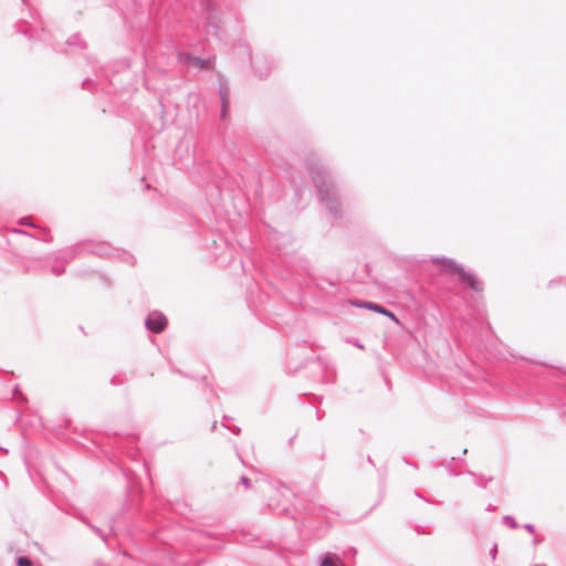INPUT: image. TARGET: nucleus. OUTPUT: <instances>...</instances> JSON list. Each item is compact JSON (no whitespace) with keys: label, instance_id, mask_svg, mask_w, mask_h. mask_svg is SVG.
<instances>
[{"label":"nucleus","instance_id":"nucleus-23","mask_svg":"<svg viewBox=\"0 0 566 566\" xmlns=\"http://www.w3.org/2000/svg\"><path fill=\"white\" fill-rule=\"evenodd\" d=\"M90 530L107 545L108 535L104 530L94 524L90 525Z\"/></svg>","mask_w":566,"mask_h":566},{"label":"nucleus","instance_id":"nucleus-10","mask_svg":"<svg viewBox=\"0 0 566 566\" xmlns=\"http://www.w3.org/2000/svg\"><path fill=\"white\" fill-rule=\"evenodd\" d=\"M455 463L459 468L467 467V461L464 460V458H455V457H451L450 459L442 460L438 463H436L434 460H431L429 462L430 468H432V469L443 468L447 471V474L451 478H457L460 475V472L457 471V469L454 467Z\"/></svg>","mask_w":566,"mask_h":566},{"label":"nucleus","instance_id":"nucleus-51","mask_svg":"<svg viewBox=\"0 0 566 566\" xmlns=\"http://www.w3.org/2000/svg\"><path fill=\"white\" fill-rule=\"evenodd\" d=\"M94 566H107V565L105 563H103L102 560H95Z\"/></svg>","mask_w":566,"mask_h":566},{"label":"nucleus","instance_id":"nucleus-43","mask_svg":"<svg viewBox=\"0 0 566 566\" xmlns=\"http://www.w3.org/2000/svg\"><path fill=\"white\" fill-rule=\"evenodd\" d=\"M324 415H325V412L323 410H319L318 408H316V419L317 420H322Z\"/></svg>","mask_w":566,"mask_h":566},{"label":"nucleus","instance_id":"nucleus-7","mask_svg":"<svg viewBox=\"0 0 566 566\" xmlns=\"http://www.w3.org/2000/svg\"><path fill=\"white\" fill-rule=\"evenodd\" d=\"M473 356H447L448 360L452 358L454 364V370L459 375H463L470 380H478L485 378V371L479 366L476 361L472 359Z\"/></svg>","mask_w":566,"mask_h":566},{"label":"nucleus","instance_id":"nucleus-64","mask_svg":"<svg viewBox=\"0 0 566 566\" xmlns=\"http://www.w3.org/2000/svg\"><path fill=\"white\" fill-rule=\"evenodd\" d=\"M324 457H325V452L323 451L321 454V458L324 459Z\"/></svg>","mask_w":566,"mask_h":566},{"label":"nucleus","instance_id":"nucleus-37","mask_svg":"<svg viewBox=\"0 0 566 566\" xmlns=\"http://www.w3.org/2000/svg\"><path fill=\"white\" fill-rule=\"evenodd\" d=\"M227 429H229L235 436H239L241 433V428L238 426H233V427L228 426Z\"/></svg>","mask_w":566,"mask_h":566},{"label":"nucleus","instance_id":"nucleus-36","mask_svg":"<svg viewBox=\"0 0 566 566\" xmlns=\"http://www.w3.org/2000/svg\"><path fill=\"white\" fill-rule=\"evenodd\" d=\"M380 371H381V375H382V377H384V380H385L386 386L388 387V389H391V382H390V380H389V378H388V376H387L386 371H385L382 368H381V370H380Z\"/></svg>","mask_w":566,"mask_h":566},{"label":"nucleus","instance_id":"nucleus-6","mask_svg":"<svg viewBox=\"0 0 566 566\" xmlns=\"http://www.w3.org/2000/svg\"><path fill=\"white\" fill-rule=\"evenodd\" d=\"M189 361H172L168 360L169 370L172 374L180 375L184 378H188L191 380H199L202 382L205 387H208V379L205 375L206 367L203 363H201L197 356H189Z\"/></svg>","mask_w":566,"mask_h":566},{"label":"nucleus","instance_id":"nucleus-32","mask_svg":"<svg viewBox=\"0 0 566 566\" xmlns=\"http://www.w3.org/2000/svg\"><path fill=\"white\" fill-rule=\"evenodd\" d=\"M413 530H415V532L418 535H423V534H430L431 533L430 531H428L427 526H423V525H420V524H416L413 526Z\"/></svg>","mask_w":566,"mask_h":566},{"label":"nucleus","instance_id":"nucleus-5","mask_svg":"<svg viewBox=\"0 0 566 566\" xmlns=\"http://www.w3.org/2000/svg\"><path fill=\"white\" fill-rule=\"evenodd\" d=\"M433 263H441L442 269L451 274H457L459 282L467 289L478 293L483 291L482 282L475 276L474 273L464 270V268L457 261L446 256H437L431 260Z\"/></svg>","mask_w":566,"mask_h":566},{"label":"nucleus","instance_id":"nucleus-27","mask_svg":"<svg viewBox=\"0 0 566 566\" xmlns=\"http://www.w3.org/2000/svg\"><path fill=\"white\" fill-rule=\"evenodd\" d=\"M125 381H126V377L122 376L120 374H119V375H114V376L109 379V384H111L112 386H120V385H123Z\"/></svg>","mask_w":566,"mask_h":566},{"label":"nucleus","instance_id":"nucleus-31","mask_svg":"<svg viewBox=\"0 0 566 566\" xmlns=\"http://www.w3.org/2000/svg\"><path fill=\"white\" fill-rule=\"evenodd\" d=\"M239 483L243 485L245 489H250L252 486L251 479L244 474L240 476Z\"/></svg>","mask_w":566,"mask_h":566},{"label":"nucleus","instance_id":"nucleus-54","mask_svg":"<svg viewBox=\"0 0 566 566\" xmlns=\"http://www.w3.org/2000/svg\"><path fill=\"white\" fill-rule=\"evenodd\" d=\"M203 534H205V536H207V537H212V534H211L210 532L205 531V532H203Z\"/></svg>","mask_w":566,"mask_h":566},{"label":"nucleus","instance_id":"nucleus-11","mask_svg":"<svg viewBox=\"0 0 566 566\" xmlns=\"http://www.w3.org/2000/svg\"><path fill=\"white\" fill-rule=\"evenodd\" d=\"M83 253H85L84 241H81V242H77V243L64 249L61 252V255L54 256V261L55 262L61 261L63 263H69L71 261H73L74 259H76L77 256L82 255Z\"/></svg>","mask_w":566,"mask_h":566},{"label":"nucleus","instance_id":"nucleus-12","mask_svg":"<svg viewBox=\"0 0 566 566\" xmlns=\"http://www.w3.org/2000/svg\"><path fill=\"white\" fill-rule=\"evenodd\" d=\"M350 303H352V305H354L357 308L370 310V311H374L376 313L386 315V316L390 317L394 321H397L396 315L392 312H390L389 310H387L386 307H384L382 305H380V304H377V303H374V302H368V301H359V300H353V301H350Z\"/></svg>","mask_w":566,"mask_h":566},{"label":"nucleus","instance_id":"nucleus-16","mask_svg":"<svg viewBox=\"0 0 566 566\" xmlns=\"http://www.w3.org/2000/svg\"><path fill=\"white\" fill-rule=\"evenodd\" d=\"M137 496H138V501H139L142 499V492L137 491L135 494V484L128 483L126 485L125 507L129 509L130 506H134L137 503Z\"/></svg>","mask_w":566,"mask_h":566},{"label":"nucleus","instance_id":"nucleus-26","mask_svg":"<svg viewBox=\"0 0 566 566\" xmlns=\"http://www.w3.org/2000/svg\"><path fill=\"white\" fill-rule=\"evenodd\" d=\"M220 101L230 99V91L227 84H221L218 90Z\"/></svg>","mask_w":566,"mask_h":566},{"label":"nucleus","instance_id":"nucleus-55","mask_svg":"<svg viewBox=\"0 0 566 566\" xmlns=\"http://www.w3.org/2000/svg\"><path fill=\"white\" fill-rule=\"evenodd\" d=\"M217 429V421H214L211 426V430H216Z\"/></svg>","mask_w":566,"mask_h":566},{"label":"nucleus","instance_id":"nucleus-21","mask_svg":"<svg viewBox=\"0 0 566 566\" xmlns=\"http://www.w3.org/2000/svg\"><path fill=\"white\" fill-rule=\"evenodd\" d=\"M202 10L207 14V23L210 25V21L213 19L212 15V2L210 0H200Z\"/></svg>","mask_w":566,"mask_h":566},{"label":"nucleus","instance_id":"nucleus-8","mask_svg":"<svg viewBox=\"0 0 566 566\" xmlns=\"http://www.w3.org/2000/svg\"><path fill=\"white\" fill-rule=\"evenodd\" d=\"M408 363L417 369H421L426 376L441 377L442 374L438 370V364L432 359V356H409Z\"/></svg>","mask_w":566,"mask_h":566},{"label":"nucleus","instance_id":"nucleus-39","mask_svg":"<svg viewBox=\"0 0 566 566\" xmlns=\"http://www.w3.org/2000/svg\"><path fill=\"white\" fill-rule=\"evenodd\" d=\"M73 516H74V517H76L78 521H81L83 524H84V522H85V521H87V520H88V518H87L85 515H83L82 513H74V514H73Z\"/></svg>","mask_w":566,"mask_h":566},{"label":"nucleus","instance_id":"nucleus-19","mask_svg":"<svg viewBox=\"0 0 566 566\" xmlns=\"http://www.w3.org/2000/svg\"><path fill=\"white\" fill-rule=\"evenodd\" d=\"M66 44L69 46H75V48H78L80 50H84L86 49V42L82 39L81 34L80 33H74L72 34L67 40H66Z\"/></svg>","mask_w":566,"mask_h":566},{"label":"nucleus","instance_id":"nucleus-25","mask_svg":"<svg viewBox=\"0 0 566 566\" xmlns=\"http://www.w3.org/2000/svg\"><path fill=\"white\" fill-rule=\"evenodd\" d=\"M502 523L512 530L518 527V524L513 515H504L502 517Z\"/></svg>","mask_w":566,"mask_h":566},{"label":"nucleus","instance_id":"nucleus-38","mask_svg":"<svg viewBox=\"0 0 566 566\" xmlns=\"http://www.w3.org/2000/svg\"><path fill=\"white\" fill-rule=\"evenodd\" d=\"M73 516H74V517H76L78 521H81L83 524H84V522H85V521H87V520H88V518H87L85 515H83L82 513H74V514H73Z\"/></svg>","mask_w":566,"mask_h":566},{"label":"nucleus","instance_id":"nucleus-46","mask_svg":"<svg viewBox=\"0 0 566 566\" xmlns=\"http://www.w3.org/2000/svg\"><path fill=\"white\" fill-rule=\"evenodd\" d=\"M90 84H91V81H90L88 78H86V80H84V81H83L82 86H83V88L91 90V88L88 87V85H90Z\"/></svg>","mask_w":566,"mask_h":566},{"label":"nucleus","instance_id":"nucleus-60","mask_svg":"<svg viewBox=\"0 0 566 566\" xmlns=\"http://www.w3.org/2000/svg\"><path fill=\"white\" fill-rule=\"evenodd\" d=\"M51 259H52V256L44 258V260L48 261V262L51 261Z\"/></svg>","mask_w":566,"mask_h":566},{"label":"nucleus","instance_id":"nucleus-45","mask_svg":"<svg viewBox=\"0 0 566 566\" xmlns=\"http://www.w3.org/2000/svg\"><path fill=\"white\" fill-rule=\"evenodd\" d=\"M496 510V506L493 505V504H488L486 507H485V511L486 512H494Z\"/></svg>","mask_w":566,"mask_h":566},{"label":"nucleus","instance_id":"nucleus-59","mask_svg":"<svg viewBox=\"0 0 566 566\" xmlns=\"http://www.w3.org/2000/svg\"><path fill=\"white\" fill-rule=\"evenodd\" d=\"M468 453V449L464 448L463 451H462V454L465 455Z\"/></svg>","mask_w":566,"mask_h":566},{"label":"nucleus","instance_id":"nucleus-56","mask_svg":"<svg viewBox=\"0 0 566 566\" xmlns=\"http://www.w3.org/2000/svg\"><path fill=\"white\" fill-rule=\"evenodd\" d=\"M86 274H90V272L88 271L80 272V275H82V276H85Z\"/></svg>","mask_w":566,"mask_h":566},{"label":"nucleus","instance_id":"nucleus-15","mask_svg":"<svg viewBox=\"0 0 566 566\" xmlns=\"http://www.w3.org/2000/svg\"><path fill=\"white\" fill-rule=\"evenodd\" d=\"M124 442L133 443L135 442V437L127 436L125 439H123L122 437L116 434L113 441V446L117 451H119L120 453H125L128 457H132L133 451L126 444H124Z\"/></svg>","mask_w":566,"mask_h":566},{"label":"nucleus","instance_id":"nucleus-49","mask_svg":"<svg viewBox=\"0 0 566 566\" xmlns=\"http://www.w3.org/2000/svg\"><path fill=\"white\" fill-rule=\"evenodd\" d=\"M532 532H533V544L539 543L541 539H537L536 536L534 535V533H535V528L534 527L532 528Z\"/></svg>","mask_w":566,"mask_h":566},{"label":"nucleus","instance_id":"nucleus-57","mask_svg":"<svg viewBox=\"0 0 566 566\" xmlns=\"http://www.w3.org/2000/svg\"><path fill=\"white\" fill-rule=\"evenodd\" d=\"M210 391H211V394H213L218 398V395H217V392L214 391L213 388H211Z\"/></svg>","mask_w":566,"mask_h":566},{"label":"nucleus","instance_id":"nucleus-62","mask_svg":"<svg viewBox=\"0 0 566 566\" xmlns=\"http://www.w3.org/2000/svg\"><path fill=\"white\" fill-rule=\"evenodd\" d=\"M533 566H546L545 564H535Z\"/></svg>","mask_w":566,"mask_h":566},{"label":"nucleus","instance_id":"nucleus-47","mask_svg":"<svg viewBox=\"0 0 566 566\" xmlns=\"http://www.w3.org/2000/svg\"><path fill=\"white\" fill-rule=\"evenodd\" d=\"M527 533L531 534V522L528 523H524L523 526H522Z\"/></svg>","mask_w":566,"mask_h":566},{"label":"nucleus","instance_id":"nucleus-22","mask_svg":"<svg viewBox=\"0 0 566 566\" xmlns=\"http://www.w3.org/2000/svg\"><path fill=\"white\" fill-rule=\"evenodd\" d=\"M15 564L17 566H36L38 564H34L32 559L24 555H15Z\"/></svg>","mask_w":566,"mask_h":566},{"label":"nucleus","instance_id":"nucleus-9","mask_svg":"<svg viewBox=\"0 0 566 566\" xmlns=\"http://www.w3.org/2000/svg\"><path fill=\"white\" fill-rule=\"evenodd\" d=\"M167 325L168 319L166 315L158 310L149 312L145 318L146 329L154 334L163 333L166 329Z\"/></svg>","mask_w":566,"mask_h":566},{"label":"nucleus","instance_id":"nucleus-2","mask_svg":"<svg viewBox=\"0 0 566 566\" xmlns=\"http://www.w3.org/2000/svg\"><path fill=\"white\" fill-rule=\"evenodd\" d=\"M311 172L319 200L326 211L335 219L339 218L340 205L331 175L324 168L312 169Z\"/></svg>","mask_w":566,"mask_h":566},{"label":"nucleus","instance_id":"nucleus-24","mask_svg":"<svg viewBox=\"0 0 566 566\" xmlns=\"http://www.w3.org/2000/svg\"><path fill=\"white\" fill-rule=\"evenodd\" d=\"M220 104H221L220 118L222 120H226L229 116L230 99H221Z\"/></svg>","mask_w":566,"mask_h":566},{"label":"nucleus","instance_id":"nucleus-17","mask_svg":"<svg viewBox=\"0 0 566 566\" xmlns=\"http://www.w3.org/2000/svg\"><path fill=\"white\" fill-rule=\"evenodd\" d=\"M465 472L468 475H470L473 479L474 484L481 489H486L488 483L493 481V476H485L481 473H476L471 470H467Z\"/></svg>","mask_w":566,"mask_h":566},{"label":"nucleus","instance_id":"nucleus-35","mask_svg":"<svg viewBox=\"0 0 566 566\" xmlns=\"http://www.w3.org/2000/svg\"><path fill=\"white\" fill-rule=\"evenodd\" d=\"M10 232H12V233H17V234H22V235L32 237L28 231L22 230V229H19V228H12V229L10 230Z\"/></svg>","mask_w":566,"mask_h":566},{"label":"nucleus","instance_id":"nucleus-1","mask_svg":"<svg viewBox=\"0 0 566 566\" xmlns=\"http://www.w3.org/2000/svg\"><path fill=\"white\" fill-rule=\"evenodd\" d=\"M327 509L313 499L300 500L293 505L291 518L297 523V530L308 538L318 539L326 535L328 523Z\"/></svg>","mask_w":566,"mask_h":566},{"label":"nucleus","instance_id":"nucleus-20","mask_svg":"<svg viewBox=\"0 0 566 566\" xmlns=\"http://www.w3.org/2000/svg\"><path fill=\"white\" fill-rule=\"evenodd\" d=\"M193 59H195V56L192 54H190L189 52H185V51L177 52V61L181 65L192 66Z\"/></svg>","mask_w":566,"mask_h":566},{"label":"nucleus","instance_id":"nucleus-3","mask_svg":"<svg viewBox=\"0 0 566 566\" xmlns=\"http://www.w3.org/2000/svg\"><path fill=\"white\" fill-rule=\"evenodd\" d=\"M284 371L287 376H295L301 369L307 366H315L322 371V381L325 384H333L336 379V369L327 360V356H315L303 359L301 356H286Z\"/></svg>","mask_w":566,"mask_h":566},{"label":"nucleus","instance_id":"nucleus-52","mask_svg":"<svg viewBox=\"0 0 566 566\" xmlns=\"http://www.w3.org/2000/svg\"><path fill=\"white\" fill-rule=\"evenodd\" d=\"M380 503V501L376 502L371 507L370 510L366 513V515L369 514V512H371L373 510H375V507Z\"/></svg>","mask_w":566,"mask_h":566},{"label":"nucleus","instance_id":"nucleus-48","mask_svg":"<svg viewBox=\"0 0 566 566\" xmlns=\"http://www.w3.org/2000/svg\"><path fill=\"white\" fill-rule=\"evenodd\" d=\"M403 462L407 464V465H410V467H413L416 470L418 469V465L417 464H413L411 463L408 459L403 458Z\"/></svg>","mask_w":566,"mask_h":566},{"label":"nucleus","instance_id":"nucleus-28","mask_svg":"<svg viewBox=\"0 0 566 566\" xmlns=\"http://www.w3.org/2000/svg\"><path fill=\"white\" fill-rule=\"evenodd\" d=\"M54 263H56V262L54 261ZM51 272H52V274H54L55 276H60V275H62V274H64V273H65V266H63V265H56V264H52V265H51Z\"/></svg>","mask_w":566,"mask_h":566},{"label":"nucleus","instance_id":"nucleus-40","mask_svg":"<svg viewBox=\"0 0 566 566\" xmlns=\"http://www.w3.org/2000/svg\"><path fill=\"white\" fill-rule=\"evenodd\" d=\"M23 266L25 272H30L31 270L35 269V266H33L31 262L23 263Z\"/></svg>","mask_w":566,"mask_h":566},{"label":"nucleus","instance_id":"nucleus-58","mask_svg":"<svg viewBox=\"0 0 566 566\" xmlns=\"http://www.w3.org/2000/svg\"><path fill=\"white\" fill-rule=\"evenodd\" d=\"M513 358H517L518 356H512ZM521 358H525L526 360H528L524 355H521L520 356Z\"/></svg>","mask_w":566,"mask_h":566},{"label":"nucleus","instance_id":"nucleus-44","mask_svg":"<svg viewBox=\"0 0 566 566\" xmlns=\"http://www.w3.org/2000/svg\"><path fill=\"white\" fill-rule=\"evenodd\" d=\"M415 495L419 499H422L424 501H427L428 503H432L430 500L426 499L420 492L418 491H415Z\"/></svg>","mask_w":566,"mask_h":566},{"label":"nucleus","instance_id":"nucleus-4","mask_svg":"<svg viewBox=\"0 0 566 566\" xmlns=\"http://www.w3.org/2000/svg\"><path fill=\"white\" fill-rule=\"evenodd\" d=\"M84 249L85 253L96 255L103 259H119L120 261L134 265L136 263V258L128 251L113 247L107 241H95V240H84Z\"/></svg>","mask_w":566,"mask_h":566},{"label":"nucleus","instance_id":"nucleus-61","mask_svg":"<svg viewBox=\"0 0 566 566\" xmlns=\"http://www.w3.org/2000/svg\"><path fill=\"white\" fill-rule=\"evenodd\" d=\"M238 458L240 459V461L244 464L242 458H241V454H238Z\"/></svg>","mask_w":566,"mask_h":566},{"label":"nucleus","instance_id":"nucleus-50","mask_svg":"<svg viewBox=\"0 0 566 566\" xmlns=\"http://www.w3.org/2000/svg\"><path fill=\"white\" fill-rule=\"evenodd\" d=\"M366 460H367V462H368L371 467H375V462H374V460L371 459V457H370L369 454L367 455V459H366Z\"/></svg>","mask_w":566,"mask_h":566},{"label":"nucleus","instance_id":"nucleus-18","mask_svg":"<svg viewBox=\"0 0 566 566\" xmlns=\"http://www.w3.org/2000/svg\"><path fill=\"white\" fill-rule=\"evenodd\" d=\"M214 66V57L201 59L195 56L192 67L200 70H211Z\"/></svg>","mask_w":566,"mask_h":566},{"label":"nucleus","instance_id":"nucleus-53","mask_svg":"<svg viewBox=\"0 0 566 566\" xmlns=\"http://www.w3.org/2000/svg\"><path fill=\"white\" fill-rule=\"evenodd\" d=\"M84 524H85L88 528H90V525H93V523H92L90 520L85 521V522H84Z\"/></svg>","mask_w":566,"mask_h":566},{"label":"nucleus","instance_id":"nucleus-42","mask_svg":"<svg viewBox=\"0 0 566 566\" xmlns=\"http://www.w3.org/2000/svg\"><path fill=\"white\" fill-rule=\"evenodd\" d=\"M12 394H13V396H14V397H17L18 395H21V396H22V394H21V391H20V387H19V385H15V386L13 387Z\"/></svg>","mask_w":566,"mask_h":566},{"label":"nucleus","instance_id":"nucleus-33","mask_svg":"<svg viewBox=\"0 0 566 566\" xmlns=\"http://www.w3.org/2000/svg\"><path fill=\"white\" fill-rule=\"evenodd\" d=\"M18 223L21 224V226H28V227L36 228V226L32 222L30 217H22L18 221Z\"/></svg>","mask_w":566,"mask_h":566},{"label":"nucleus","instance_id":"nucleus-29","mask_svg":"<svg viewBox=\"0 0 566 566\" xmlns=\"http://www.w3.org/2000/svg\"><path fill=\"white\" fill-rule=\"evenodd\" d=\"M343 555L345 558H354L357 555V548L350 546L347 549L343 551Z\"/></svg>","mask_w":566,"mask_h":566},{"label":"nucleus","instance_id":"nucleus-41","mask_svg":"<svg viewBox=\"0 0 566 566\" xmlns=\"http://www.w3.org/2000/svg\"><path fill=\"white\" fill-rule=\"evenodd\" d=\"M229 420H232V418H231V417H229V416H227V415H224V416H223V419H222V421H221L222 427L227 428V427H228V424H227L226 422H228Z\"/></svg>","mask_w":566,"mask_h":566},{"label":"nucleus","instance_id":"nucleus-34","mask_svg":"<svg viewBox=\"0 0 566 566\" xmlns=\"http://www.w3.org/2000/svg\"><path fill=\"white\" fill-rule=\"evenodd\" d=\"M489 554H490L492 560H495L496 554H497V543H493Z\"/></svg>","mask_w":566,"mask_h":566},{"label":"nucleus","instance_id":"nucleus-13","mask_svg":"<svg viewBox=\"0 0 566 566\" xmlns=\"http://www.w3.org/2000/svg\"><path fill=\"white\" fill-rule=\"evenodd\" d=\"M268 509L277 515H284L287 517H291L293 506L290 507L286 504L281 503L280 494L276 493L275 495L271 496L268 502Z\"/></svg>","mask_w":566,"mask_h":566},{"label":"nucleus","instance_id":"nucleus-14","mask_svg":"<svg viewBox=\"0 0 566 566\" xmlns=\"http://www.w3.org/2000/svg\"><path fill=\"white\" fill-rule=\"evenodd\" d=\"M252 66L255 71V73L261 77L264 78L269 75L271 69H273L274 64L273 62H269L265 59H255L252 60Z\"/></svg>","mask_w":566,"mask_h":566},{"label":"nucleus","instance_id":"nucleus-30","mask_svg":"<svg viewBox=\"0 0 566 566\" xmlns=\"http://www.w3.org/2000/svg\"><path fill=\"white\" fill-rule=\"evenodd\" d=\"M24 35H27L29 39H42L40 35H35V29L32 27V28H28V29H24L21 31Z\"/></svg>","mask_w":566,"mask_h":566},{"label":"nucleus","instance_id":"nucleus-63","mask_svg":"<svg viewBox=\"0 0 566 566\" xmlns=\"http://www.w3.org/2000/svg\"><path fill=\"white\" fill-rule=\"evenodd\" d=\"M2 451H4L6 453H8V449H4V448H0Z\"/></svg>","mask_w":566,"mask_h":566}]
</instances>
